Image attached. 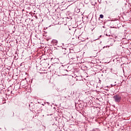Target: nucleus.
<instances>
[{"label":"nucleus","instance_id":"obj_1","mask_svg":"<svg viewBox=\"0 0 131 131\" xmlns=\"http://www.w3.org/2000/svg\"><path fill=\"white\" fill-rule=\"evenodd\" d=\"M68 57L72 62H74V60H76V59H77V56H76V54L75 53H70L68 54Z\"/></svg>","mask_w":131,"mask_h":131},{"label":"nucleus","instance_id":"obj_2","mask_svg":"<svg viewBox=\"0 0 131 131\" xmlns=\"http://www.w3.org/2000/svg\"><path fill=\"white\" fill-rule=\"evenodd\" d=\"M113 99L116 103H120L121 101V95L120 94H117L113 96Z\"/></svg>","mask_w":131,"mask_h":131},{"label":"nucleus","instance_id":"obj_3","mask_svg":"<svg viewBox=\"0 0 131 131\" xmlns=\"http://www.w3.org/2000/svg\"><path fill=\"white\" fill-rule=\"evenodd\" d=\"M51 62L53 64H56V63H57L58 62V58H57L56 57H52L51 59Z\"/></svg>","mask_w":131,"mask_h":131},{"label":"nucleus","instance_id":"obj_4","mask_svg":"<svg viewBox=\"0 0 131 131\" xmlns=\"http://www.w3.org/2000/svg\"><path fill=\"white\" fill-rule=\"evenodd\" d=\"M52 43H53V45H54V46H57V45H58V40L56 39H53L52 41Z\"/></svg>","mask_w":131,"mask_h":131},{"label":"nucleus","instance_id":"obj_5","mask_svg":"<svg viewBox=\"0 0 131 131\" xmlns=\"http://www.w3.org/2000/svg\"><path fill=\"white\" fill-rule=\"evenodd\" d=\"M99 18H101V19H103V18H104V15H103V14H100Z\"/></svg>","mask_w":131,"mask_h":131},{"label":"nucleus","instance_id":"obj_6","mask_svg":"<svg viewBox=\"0 0 131 131\" xmlns=\"http://www.w3.org/2000/svg\"><path fill=\"white\" fill-rule=\"evenodd\" d=\"M97 24V21H95L94 24H93V25H96Z\"/></svg>","mask_w":131,"mask_h":131},{"label":"nucleus","instance_id":"obj_7","mask_svg":"<svg viewBox=\"0 0 131 131\" xmlns=\"http://www.w3.org/2000/svg\"><path fill=\"white\" fill-rule=\"evenodd\" d=\"M67 30H70V29H69V28H67Z\"/></svg>","mask_w":131,"mask_h":131},{"label":"nucleus","instance_id":"obj_8","mask_svg":"<svg viewBox=\"0 0 131 131\" xmlns=\"http://www.w3.org/2000/svg\"><path fill=\"white\" fill-rule=\"evenodd\" d=\"M82 36V35H81L80 36H79V37H81Z\"/></svg>","mask_w":131,"mask_h":131},{"label":"nucleus","instance_id":"obj_9","mask_svg":"<svg viewBox=\"0 0 131 131\" xmlns=\"http://www.w3.org/2000/svg\"><path fill=\"white\" fill-rule=\"evenodd\" d=\"M115 38H117V36H115Z\"/></svg>","mask_w":131,"mask_h":131},{"label":"nucleus","instance_id":"obj_10","mask_svg":"<svg viewBox=\"0 0 131 131\" xmlns=\"http://www.w3.org/2000/svg\"><path fill=\"white\" fill-rule=\"evenodd\" d=\"M91 22H93V19L91 20Z\"/></svg>","mask_w":131,"mask_h":131}]
</instances>
